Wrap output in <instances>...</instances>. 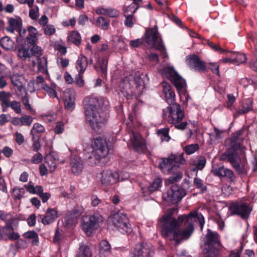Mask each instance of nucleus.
I'll use <instances>...</instances> for the list:
<instances>
[{
    "instance_id": "51",
    "label": "nucleus",
    "mask_w": 257,
    "mask_h": 257,
    "mask_svg": "<svg viewBox=\"0 0 257 257\" xmlns=\"http://www.w3.org/2000/svg\"><path fill=\"white\" fill-rule=\"evenodd\" d=\"M8 23V26L6 28V30L10 33H14L16 29V20L11 18L9 19Z\"/></svg>"
},
{
    "instance_id": "33",
    "label": "nucleus",
    "mask_w": 257,
    "mask_h": 257,
    "mask_svg": "<svg viewBox=\"0 0 257 257\" xmlns=\"http://www.w3.org/2000/svg\"><path fill=\"white\" fill-rule=\"evenodd\" d=\"M0 45L6 50L11 51L15 50V42L7 36H5L1 38Z\"/></svg>"
},
{
    "instance_id": "30",
    "label": "nucleus",
    "mask_w": 257,
    "mask_h": 257,
    "mask_svg": "<svg viewBox=\"0 0 257 257\" xmlns=\"http://www.w3.org/2000/svg\"><path fill=\"white\" fill-rule=\"evenodd\" d=\"M27 83V81L23 77L17 78V96L20 98L27 96L26 89Z\"/></svg>"
},
{
    "instance_id": "63",
    "label": "nucleus",
    "mask_w": 257,
    "mask_h": 257,
    "mask_svg": "<svg viewBox=\"0 0 257 257\" xmlns=\"http://www.w3.org/2000/svg\"><path fill=\"white\" fill-rule=\"evenodd\" d=\"M210 69L213 73H216L219 75V65L215 63H210Z\"/></svg>"
},
{
    "instance_id": "57",
    "label": "nucleus",
    "mask_w": 257,
    "mask_h": 257,
    "mask_svg": "<svg viewBox=\"0 0 257 257\" xmlns=\"http://www.w3.org/2000/svg\"><path fill=\"white\" fill-rule=\"evenodd\" d=\"M106 15L111 18H115L119 15V12L115 9L107 8Z\"/></svg>"
},
{
    "instance_id": "10",
    "label": "nucleus",
    "mask_w": 257,
    "mask_h": 257,
    "mask_svg": "<svg viewBox=\"0 0 257 257\" xmlns=\"http://www.w3.org/2000/svg\"><path fill=\"white\" fill-rule=\"evenodd\" d=\"M163 75L174 84L178 91L184 90L186 87L185 80L176 72L173 67L169 66L162 70Z\"/></svg>"
},
{
    "instance_id": "55",
    "label": "nucleus",
    "mask_w": 257,
    "mask_h": 257,
    "mask_svg": "<svg viewBox=\"0 0 257 257\" xmlns=\"http://www.w3.org/2000/svg\"><path fill=\"white\" fill-rule=\"evenodd\" d=\"M134 80V85H136V88L144 84V81L142 78L140 74L136 73L135 75H133Z\"/></svg>"
},
{
    "instance_id": "29",
    "label": "nucleus",
    "mask_w": 257,
    "mask_h": 257,
    "mask_svg": "<svg viewBox=\"0 0 257 257\" xmlns=\"http://www.w3.org/2000/svg\"><path fill=\"white\" fill-rule=\"evenodd\" d=\"M45 164L50 172H54L57 167L58 159L56 155L53 153L47 155L45 158Z\"/></svg>"
},
{
    "instance_id": "38",
    "label": "nucleus",
    "mask_w": 257,
    "mask_h": 257,
    "mask_svg": "<svg viewBox=\"0 0 257 257\" xmlns=\"http://www.w3.org/2000/svg\"><path fill=\"white\" fill-rule=\"evenodd\" d=\"M33 118L28 115H24L17 118V125L30 126L33 122Z\"/></svg>"
},
{
    "instance_id": "12",
    "label": "nucleus",
    "mask_w": 257,
    "mask_h": 257,
    "mask_svg": "<svg viewBox=\"0 0 257 257\" xmlns=\"http://www.w3.org/2000/svg\"><path fill=\"white\" fill-rule=\"evenodd\" d=\"M111 220L113 225L122 233H129L132 232L131 225L126 215L116 213L112 216Z\"/></svg>"
},
{
    "instance_id": "34",
    "label": "nucleus",
    "mask_w": 257,
    "mask_h": 257,
    "mask_svg": "<svg viewBox=\"0 0 257 257\" xmlns=\"http://www.w3.org/2000/svg\"><path fill=\"white\" fill-rule=\"evenodd\" d=\"M67 96L66 95V97ZM65 108L68 111L71 112L75 108V95L74 92H72L68 98H66L64 101Z\"/></svg>"
},
{
    "instance_id": "15",
    "label": "nucleus",
    "mask_w": 257,
    "mask_h": 257,
    "mask_svg": "<svg viewBox=\"0 0 257 257\" xmlns=\"http://www.w3.org/2000/svg\"><path fill=\"white\" fill-rule=\"evenodd\" d=\"M133 79V75L130 74L122 78L119 83V88L121 93L128 99L132 98L134 94L136 93L134 87V80Z\"/></svg>"
},
{
    "instance_id": "64",
    "label": "nucleus",
    "mask_w": 257,
    "mask_h": 257,
    "mask_svg": "<svg viewBox=\"0 0 257 257\" xmlns=\"http://www.w3.org/2000/svg\"><path fill=\"white\" fill-rule=\"evenodd\" d=\"M239 83L243 85L244 87L247 86L249 84L253 83V81L251 79L247 78H242L239 81Z\"/></svg>"
},
{
    "instance_id": "9",
    "label": "nucleus",
    "mask_w": 257,
    "mask_h": 257,
    "mask_svg": "<svg viewBox=\"0 0 257 257\" xmlns=\"http://www.w3.org/2000/svg\"><path fill=\"white\" fill-rule=\"evenodd\" d=\"M145 42L151 47L160 51L161 52L165 51V48L162 44L158 31V27L148 29L145 33Z\"/></svg>"
},
{
    "instance_id": "41",
    "label": "nucleus",
    "mask_w": 257,
    "mask_h": 257,
    "mask_svg": "<svg viewBox=\"0 0 257 257\" xmlns=\"http://www.w3.org/2000/svg\"><path fill=\"white\" fill-rule=\"evenodd\" d=\"M95 68L102 77H105L106 76L107 63L104 59L100 62L98 66H95Z\"/></svg>"
},
{
    "instance_id": "37",
    "label": "nucleus",
    "mask_w": 257,
    "mask_h": 257,
    "mask_svg": "<svg viewBox=\"0 0 257 257\" xmlns=\"http://www.w3.org/2000/svg\"><path fill=\"white\" fill-rule=\"evenodd\" d=\"M92 253L90 248L85 245H81L79 248L76 257H91Z\"/></svg>"
},
{
    "instance_id": "2",
    "label": "nucleus",
    "mask_w": 257,
    "mask_h": 257,
    "mask_svg": "<svg viewBox=\"0 0 257 257\" xmlns=\"http://www.w3.org/2000/svg\"><path fill=\"white\" fill-rule=\"evenodd\" d=\"M163 88V93L164 97L169 104L166 110H163L164 117L168 115V121L172 124L178 130H184L186 128L188 123L187 121L181 122L185 116L183 109L180 104L175 102V94L170 84L166 81L162 82Z\"/></svg>"
},
{
    "instance_id": "13",
    "label": "nucleus",
    "mask_w": 257,
    "mask_h": 257,
    "mask_svg": "<svg viewBox=\"0 0 257 257\" xmlns=\"http://www.w3.org/2000/svg\"><path fill=\"white\" fill-rule=\"evenodd\" d=\"M232 215H237L242 218H247L251 211V207L246 203L241 201L232 203L229 207Z\"/></svg>"
},
{
    "instance_id": "28",
    "label": "nucleus",
    "mask_w": 257,
    "mask_h": 257,
    "mask_svg": "<svg viewBox=\"0 0 257 257\" xmlns=\"http://www.w3.org/2000/svg\"><path fill=\"white\" fill-rule=\"evenodd\" d=\"M57 217V211L54 208H49L46 212L45 215L42 218V222L44 224H49L54 222Z\"/></svg>"
},
{
    "instance_id": "3",
    "label": "nucleus",
    "mask_w": 257,
    "mask_h": 257,
    "mask_svg": "<svg viewBox=\"0 0 257 257\" xmlns=\"http://www.w3.org/2000/svg\"><path fill=\"white\" fill-rule=\"evenodd\" d=\"M240 132L231 137L229 140V148L220 156V160L227 161L239 174H244L241 159L244 157V147L241 145Z\"/></svg>"
},
{
    "instance_id": "25",
    "label": "nucleus",
    "mask_w": 257,
    "mask_h": 257,
    "mask_svg": "<svg viewBox=\"0 0 257 257\" xmlns=\"http://www.w3.org/2000/svg\"><path fill=\"white\" fill-rule=\"evenodd\" d=\"M92 148L97 151L101 152L105 151L106 153V156L109 152V150L108 149L106 141L105 139L98 137L94 139L92 143Z\"/></svg>"
},
{
    "instance_id": "58",
    "label": "nucleus",
    "mask_w": 257,
    "mask_h": 257,
    "mask_svg": "<svg viewBox=\"0 0 257 257\" xmlns=\"http://www.w3.org/2000/svg\"><path fill=\"white\" fill-rule=\"evenodd\" d=\"M44 31L46 35L51 36L55 33V28L53 25H48L44 27Z\"/></svg>"
},
{
    "instance_id": "48",
    "label": "nucleus",
    "mask_w": 257,
    "mask_h": 257,
    "mask_svg": "<svg viewBox=\"0 0 257 257\" xmlns=\"http://www.w3.org/2000/svg\"><path fill=\"white\" fill-rule=\"evenodd\" d=\"M232 55H233L235 63L237 64L243 63L246 60V57L244 54L233 52Z\"/></svg>"
},
{
    "instance_id": "40",
    "label": "nucleus",
    "mask_w": 257,
    "mask_h": 257,
    "mask_svg": "<svg viewBox=\"0 0 257 257\" xmlns=\"http://www.w3.org/2000/svg\"><path fill=\"white\" fill-rule=\"evenodd\" d=\"M11 94L5 91L0 92V101H2V107L3 111H6L5 106L10 101Z\"/></svg>"
},
{
    "instance_id": "45",
    "label": "nucleus",
    "mask_w": 257,
    "mask_h": 257,
    "mask_svg": "<svg viewBox=\"0 0 257 257\" xmlns=\"http://www.w3.org/2000/svg\"><path fill=\"white\" fill-rule=\"evenodd\" d=\"M70 42L73 43L75 45H80L81 42V36L80 34L75 31L72 32L68 37Z\"/></svg>"
},
{
    "instance_id": "5",
    "label": "nucleus",
    "mask_w": 257,
    "mask_h": 257,
    "mask_svg": "<svg viewBox=\"0 0 257 257\" xmlns=\"http://www.w3.org/2000/svg\"><path fill=\"white\" fill-rule=\"evenodd\" d=\"M178 220L181 224L185 222V224H187L185 228L181 230L179 228L177 232V238L174 239L176 244H179L182 240H186L189 238L194 231V222H198L200 224V228L202 230L204 224V219L201 213L196 212H191L186 215H181L178 217Z\"/></svg>"
},
{
    "instance_id": "32",
    "label": "nucleus",
    "mask_w": 257,
    "mask_h": 257,
    "mask_svg": "<svg viewBox=\"0 0 257 257\" xmlns=\"http://www.w3.org/2000/svg\"><path fill=\"white\" fill-rule=\"evenodd\" d=\"M88 64L87 58L83 55H80L76 62V68L80 73H83Z\"/></svg>"
},
{
    "instance_id": "27",
    "label": "nucleus",
    "mask_w": 257,
    "mask_h": 257,
    "mask_svg": "<svg viewBox=\"0 0 257 257\" xmlns=\"http://www.w3.org/2000/svg\"><path fill=\"white\" fill-rule=\"evenodd\" d=\"M252 109V102L250 100H247L243 102L236 110L234 113V117H237L240 115H242L247 113Z\"/></svg>"
},
{
    "instance_id": "14",
    "label": "nucleus",
    "mask_w": 257,
    "mask_h": 257,
    "mask_svg": "<svg viewBox=\"0 0 257 257\" xmlns=\"http://www.w3.org/2000/svg\"><path fill=\"white\" fill-rule=\"evenodd\" d=\"M42 55V49L41 47L37 46H31L25 44L20 45L18 47V56L22 60H25L27 58L33 56Z\"/></svg>"
},
{
    "instance_id": "31",
    "label": "nucleus",
    "mask_w": 257,
    "mask_h": 257,
    "mask_svg": "<svg viewBox=\"0 0 257 257\" xmlns=\"http://www.w3.org/2000/svg\"><path fill=\"white\" fill-rule=\"evenodd\" d=\"M212 172L214 175L220 177H226L232 179L234 176V174L231 170L225 168L223 166L218 168H213Z\"/></svg>"
},
{
    "instance_id": "23",
    "label": "nucleus",
    "mask_w": 257,
    "mask_h": 257,
    "mask_svg": "<svg viewBox=\"0 0 257 257\" xmlns=\"http://www.w3.org/2000/svg\"><path fill=\"white\" fill-rule=\"evenodd\" d=\"M70 165L72 173L75 175L80 174L84 168L83 161L79 156L76 155L71 156Z\"/></svg>"
},
{
    "instance_id": "6",
    "label": "nucleus",
    "mask_w": 257,
    "mask_h": 257,
    "mask_svg": "<svg viewBox=\"0 0 257 257\" xmlns=\"http://www.w3.org/2000/svg\"><path fill=\"white\" fill-rule=\"evenodd\" d=\"M206 241L203 245L204 255L203 257H215L218 254L221 246L220 237L218 233L208 229L205 236ZM230 257H239L237 253L231 254Z\"/></svg>"
},
{
    "instance_id": "18",
    "label": "nucleus",
    "mask_w": 257,
    "mask_h": 257,
    "mask_svg": "<svg viewBox=\"0 0 257 257\" xmlns=\"http://www.w3.org/2000/svg\"><path fill=\"white\" fill-rule=\"evenodd\" d=\"M186 62L190 68L194 69L195 71L204 72L206 70V66L205 63L201 61L197 55L188 56L186 58Z\"/></svg>"
},
{
    "instance_id": "62",
    "label": "nucleus",
    "mask_w": 257,
    "mask_h": 257,
    "mask_svg": "<svg viewBox=\"0 0 257 257\" xmlns=\"http://www.w3.org/2000/svg\"><path fill=\"white\" fill-rule=\"evenodd\" d=\"M1 152L7 158L10 157L13 153V150L8 147H5Z\"/></svg>"
},
{
    "instance_id": "46",
    "label": "nucleus",
    "mask_w": 257,
    "mask_h": 257,
    "mask_svg": "<svg viewBox=\"0 0 257 257\" xmlns=\"http://www.w3.org/2000/svg\"><path fill=\"white\" fill-rule=\"evenodd\" d=\"M193 184L196 188L200 189V193H204L207 191V187L204 185L203 181L199 178L195 177L194 179Z\"/></svg>"
},
{
    "instance_id": "49",
    "label": "nucleus",
    "mask_w": 257,
    "mask_h": 257,
    "mask_svg": "<svg viewBox=\"0 0 257 257\" xmlns=\"http://www.w3.org/2000/svg\"><path fill=\"white\" fill-rule=\"evenodd\" d=\"M0 219L5 221L6 223L8 222L16 221L15 216H13L11 214H6L2 210H0Z\"/></svg>"
},
{
    "instance_id": "53",
    "label": "nucleus",
    "mask_w": 257,
    "mask_h": 257,
    "mask_svg": "<svg viewBox=\"0 0 257 257\" xmlns=\"http://www.w3.org/2000/svg\"><path fill=\"white\" fill-rule=\"evenodd\" d=\"M205 42L210 48H211L214 51L218 52L219 53H223L225 52L223 49H222L218 44H214L209 40H206Z\"/></svg>"
},
{
    "instance_id": "42",
    "label": "nucleus",
    "mask_w": 257,
    "mask_h": 257,
    "mask_svg": "<svg viewBox=\"0 0 257 257\" xmlns=\"http://www.w3.org/2000/svg\"><path fill=\"white\" fill-rule=\"evenodd\" d=\"M206 160L205 157L200 156L198 158L196 164H194L195 167L192 169V171L197 172L198 170H201L205 167Z\"/></svg>"
},
{
    "instance_id": "39",
    "label": "nucleus",
    "mask_w": 257,
    "mask_h": 257,
    "mask_svg": "<svg viewBox=\"0 0 257 257\" xmlns=\"http://www.w3.org/2000/svg\"><path fill=\"white\" fill-rule=\"evenodd\" d=\"M96 23L97 26L102 30H106L108 29L109 21L103 17H98Z\"/></svg>"
},
{
    "instance_id": "59",
    "label": "nucleus",
    "mask_w": 257,
    "mask_h": 257,
    "mask_svg": "<svg viewBox=\"0 0 257 257\" xmlns=\"http://www.w3.org/2000/svg\"><path fill=\"white\" fill-rule=\"evenodd\" d=\"M43 160V156L41 153H37L32 158L31 161L34 164H39Z\"/></svg>"
},
{
    "instance_id": "19",
    "label": "nucleus",
    "mask_w": 257,
    "mask_h": 257,
    "mask_svg": "<svg viewBox=\"0 0 257 257\" xmlns=\"http://www.w3.org/2000/svg\"><path fill=\"white\" fill-rule=\"evenodd\" d=\"M131 141L135 151L142 153L146 150L147 147L145 140L140 134L132 132L131 136Z\"/></svg>"
},
{
    "instance_id": "26",
    "label": "nucleus",
    "mask_w": 257,
    "mask_h": 257,
    "mask_svg": "<svg viewBox=\"0 0 257 257\" xmlns=\"http://www.w3.org/2000/svg\"><path fill=\"white\" fill-rule=\"evenodd\" d=\"M38 31L37 29L33 26H29L28 28V33L25 37L24 43L31 46H35V43L37 40L36 35Z\"/></svg>"
},
{
    "instance_id": "20",
    "label": "nucleus",
    "mask_w": 257,
    "mask_h": 257,
    "mask_svg": "<svg viewBox=\"0 0 257 257\" xmlns=\"http://www.w3.org/2000/svg\"><path fill=\"white\" fill-rule=\"evenodd\" d=\"M101 175V183L105 186L112 185L117 182L119 179V174L117 172H112L109 170L103 171Z\"/></svg>"
},
{
    "instance_id": "11",
    "label": "nucleus",
    "mask_w": 257,
    "mask_h": 257,
    "mask_svg": "<svg viewBox=\"0 0 257 257\" xmlns=\"http://www.w3.org/2000/svg\"><path fill=\"white\" fill-rule=\"evenodd\" d=\"M185 195L183 189L173 184L169 189L163 193L162 197L168 203L175 204L179 202Z\"/></svg>"
},
{
    "instance_id": "1",
    "label": "nucleus",
    "mask_w": 257,
    "mask_h": 257,
    "mask_svg": "<svg viewBox=\"0 0 257 257\" xmlns=\"http://www.w3.org/2000/svg\"><path fill=\"white\" fill-rule=\"evenodd\" d=\"M85 118L93 130L99 132L108 118V102L102 97L89 96L83 100Z\"/></svg>"
},
{
    "instance_id": "21",
    "label": "nucleus",
    "mask_w": 257,
    "mask_h": 257,
    "mask_svg": "<svg viewBox=\"0 0 257 257\" xmlns=\"http://www.w3.org/2000/svg\"><path fill=\"white\" fill-rule=\"evenodd\" d=\"M25 187L30 193L38 195L43 203L46 202L51 197L50 193L43 192V188L41 186L35 187L32 182H30L28 185H25Z\"/></svg>"
},
{
    "instance_id": "47",
    "label": "nucleus",
    "mask_w": 257,
    "mask_h": 257,
    "mask_svg": "<svg viewBox=\"0 0 257 257\" xmlns=\"http://www.w3.org/2000/svg\"><path fill=\"white\" fill-rule=\"evenodd\" d=\"M161 180L160 178H156L148 187V190L150 193L157 191L161 186Z\"/></svg>"
},
{
    "instance_id": "56",
    "label": "nucleus",
    "mask_w": 257,
    "mask_h": 257,
    "mask_svg": "<svg viewBox=\"0 0 257 257\" xmlns=\"http://www.w3.org/2000/svg\"><path fill=\"white\" fill-rule=\"evenodd\" d=\"M125 19L124 20V25L127 27L131 28L134 25V22L133 21V14L126 15L125 14Z\"/></svg>"
},
{
    "instance_id": "36",
    "label": "nucleus",
    "mask_w": 257,
    "mask_h": 257,
    "mask_svg": "<svg viewBox=\"0 0 257 257\" xmlns=\"http://www.w3.org/2000/svg\"><path fill=\"white\" fill-rule=\"evenodd\" d=\"M17 31L19 32V40H24L28 33V29L22 27V22L21 18L17 17Z\"/></svg>"
},
{
    "instance_id": "35",
    "label": "nucleus",
    "mask_w": 257,
    "mask_h": 257,
    "mask_svg": "<svg viewBox=\"0 0 257 257\" xmlns=\"http://www.w3.org/2000/svg\"><path fill=\"white\" fill-rule=\"evenodd\" d=\"M45 130V127L41 124L38 123H34L31 131V134L33 136V139H35V137L39 138L40 134L44 133Z\"/></svg>"
},
{
    "instance_id": "17",
    "label": "nucleus",
    "mask_w": 257,
    "mask_h": 257,
    "mask_svg": "<svg viewBox=\"0 0 257 257\" xmlns=\"http://www.w3.org/2000/svg\"><path fill=\"white\" fill-rule=\"evenodd\" d=\"M86 150L84 151V155L86 159L88 161L89 165L91 166L96 165L99 161L106 157V153L105 151L101 152L96 151L93 148Z\"/></svg>"
},
{
    "instance_id": "4",
    "label": "nucleus",
    "mask_w": 257,
    "mask_h": 257,
    "mask_svg": "<svg viewBox=\"0 0 257 257\" xmlns=\"http://www.w3.org/2000/svg\"><path fill=\"white\" fill-rule=\"evenodd\" d=\"M161 160L159 167L162 172L165 174H173L168 179L170 183L176 182L182 178V173L178 170L180 165L185 162L183 153L179 155H172L168 158H162Z\"/></svg>"
},
{
    "instance_id": "8",
    "label": "nucleus",
    "mask_w": 257,
    "mask_h": 257,
    "mask_svg": "<svg viewBox=\"0 0 257 257\" xmlns=\"http://www.w3.org/2000/svg\"><path fill=\"white\" fill-rule=\"evenodd\" d=\"M102 221V217L99 213L84 216L81 224L82 228L88 236H90L98 228L99 223Z\"/></svg>"
},
{
    "instance_id": "24",
    "label": "nucleus",
    "mask_w": 257,
    "mask_h": 257,
    "mask_svg": "<svg viewBox=\"0 0 257 257\" xmlns=\"http://www.w3.org/2000/svg\"><path fill=\"white\" fill-rule=\"evenodd\" d=\"M41 55L36 57V60L32 61V65L33 69L37 72L45 73L47 70V61L45 57H40Z\"/></svg>"
},
{
    "instance_id": "7",
    "label": "nucleus",
    "mask_w": 257,
    "mask_h": 257,
    "mask_svg": "<svg viewBox=\"0 0 257 257\" xmlns=\"http://www.w3.org/2000/svg\"><path fill=\"white\" fill-rule=\"evenodd\" d=\"M161 235L166 239L174 240L177 237V232L181 223L178 219L168 215H163L160 219Z\"/></svg>"
},
{
    "instance_id": "50",
    "label": "nucleus",
    "mask_w": 257,
    "mask_h": 257,
    "mask_svg": "<svg viewBox=\"0 0 257 257\" xmlns=\"http://www.w3.org/2000/svg\"><path fill=\"white\" fill-rule=\"evenodd\" d=\"M199 149V146L197 144H191L184 148V151L187 155H191Z\"/></svg>"
},
{
    "instance_id": "54",
    "label": "nucleus",
    "mask_w": 257,
    "mask_h": 257,
    "mask_svg": "<svg viewBox=\"0 0 257 257\" xmlns=\"http://www.w3.org/2000/svg\"><path fill=\"white\" fill-rule=\"evenodd\" d=\"M43 88L47 92L50 97L57 98V99H59L57 96L56 91L53 88H51L48 85H44Z\"/></svg>"
},
{
    "instance_id": "60",
    "label": "nucleus",
    "mask_w": 257,
    "mask_h": 257,
    "mask_svg": "<svg viewBox=\"0 0 257 257\" xmlns=\"http://www.w3.org/2000/svg\"><path fill=\"white\" fill-rule=\"evenodd\" d=\"M64 131V124L61 122H57L56 127L54 129V132L56 134H60L63 133Z\"/></svg>"
},
{
    "instance_id": "52",
    "label": "nucleus",
    "mask_w": 257,
    "mask_h": 257,
    "mask_svg": "<svg viewBox=\"0 0 257 257\" xmlns=\"http://www.w3.org/2000/svg\"><path fill=\"white\" fill-rule=\"evenodd\" d=\"M99 248L102 252H109L110 251L111 246L107 241L103 240L99 243Z\"/></svg>"
},
{
    "instance_id": "16",
    "label": "nucleus",
    "mask_w": 257,
    "mask_h": 257,
    "mask_svg": "<svg viewBox=\"0 0 257 257\" xmlns=\"http://www.w3.org/2000/svg\"><path fill=\"white\" fill-rule=\"evenodd\" d=\"M154 248L150 243L137 244L132 252V257H153Z\"/></svg>"
},
{
    "instance_id": "44",
    "label": "nucleus",
    "mask_w": 257,
    "mask_h": 257,
    "mask_svg": "<svg viewBox=\"0 0 257 257\" xmlns=\"http://www.w3.org/2000/svg\"><path fill=\"white\" fill-rule=\"evenodd\" d=\"M25 238L33 239L32 243L34 245H37L39 239L37 233L35 231H29L24 234Z\"/></svg>"
},
{
    "instance_id": "22",
    "label": "nucleus",
    "mask_w": 257,
    "mask_h": 257,
    "mask_svg": "<svg viewBox=\"0 0 257 257\" xmlns=\"http://www.w3.org/2000/svg\"><path fill=\"white\" fill-rule=\"evenodd\" d=\"M15 222H8L5 227H0V239L15 240L16 239V234L14 232L13 225Z\"/></svg>"
},
{
    "instance_id": "61",
    "label": "nucleus",
    "mask_w": 257,
    "mask_h": 257,
    "mask_svg": "<svg viewBox=\"0 0 257 257\" xmlns=\"http://www.w3.org/2000/svg\"><path fill=\"white\" fill-rule=\"evenodd\" d=\"M21 99L22 100V103L25 106V108L31 111L32 110V108L29 103L28 96L23 97V98H21Z\"/></svg>"
},
{
    "instance_id": "43",
    "label": "nucleus",
    "mask_w": 257,
    "mask_h": 257,
    "mask_svg": "<svg viewBox=\"0 0 257 257\" xmlns=\"http://www.w3.org/2000/svg\"><path fill=\"white\" fill-rule=\"evenodd\" d=\"M169 131V128H161L157 131V134L162 141L168 142L170 140V137L168 135Z\"/></svg>"
}]
</instances>
